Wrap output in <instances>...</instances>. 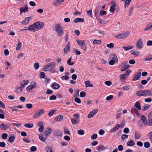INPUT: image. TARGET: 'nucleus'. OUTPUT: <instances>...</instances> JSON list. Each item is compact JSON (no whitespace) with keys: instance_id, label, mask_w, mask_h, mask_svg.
Here are the masks:
<instances>
[{"instance_id":"nucleus-49","label":"nucleus","mask_w":152,"mask_h":152,"mask_svg":"<svg viewBox=\"0 0 152 152\" xmlns=\"http://www.w3.org/2000/svg\"><path fill=\"white\" fill-rule=\"evenodd\" d=\"M150 105H147L145 106L142 109V111H145L146 110H148L150 107Z\"/></svg>"},{"instance_id":"nucleus-15","label":"nucleus","mask_w":152,"mask_h":152,"mask_svg":"<svg viewBox=\"0 0 152 152\" xmlns=\"http://www.w3.org/2000/svg\"><path fill=\"white\" fill-rule=\"evenodd\" d=\"M52 132V129L50 128H47L46 130L44 132V134L46 137H48L50 135Z\"/></svg>"},{"instance_id":"nucleus-43","label":"nucleus","mask_w":152,"mask_h":152,"mask_svg":"<svg viewBox=\"0 0 152 152\" xmlns=\"http://www.w3.org/2000/svg\"><path fill=\"white\" fill-rule=\"evenodd\" d=\"M39 139L40 140L44 142H45L46 140V139L42 135L39 136Z\"/></svg>"},{"instance_id":"nucleus-64","label":"nucleus","mask_w":152,"mask_h":152,"mask_svg":"<svg viewBox=\"0 0 152 152\" xmlns=\"http://www.w3.org/2000/svg\"><path fill=\"white\" fill-rule=\"evenodd\" d=\"M46 149L47 152H53V151L50 147H46Z\"/></svg>"},{"instance_id":"nucleus-62","label":"nucleus","mask_w":152,"mask_h":152,"mask_svg":"<svg viewBox=\"0 0 152 152\" xmlns=\"http://www.w3.org/2000/svg\"><path fill=\"white\" fill-rule=\"evenodd\" d=\"M56 96L55 95H52L49 97L50 100H55L56 99Z\"/></svg>"},{"instance_id":"nucleus-33","label":"nucleus","mask_w":152,"mask_h":152,"mask_svg":"<svg viewBox=\"0 0 152 152\" xmlns=\"http://www.w3.org/2000/svg\"><path fill=\"white\" fill-rule=\"evenodd\" d=\"M115 30L117 31H118L121 29V27H120V22H118L117 23L115 24Z\"/></svg>"},{"instance_id":"nucleus-58","label":"nucleus","mask_w":152,"mask_h":152,"mask_svg":"<svg viewBox=\"0 0 152 152\" xmlns=\"http://www.w3.org/2000/svg\"><path fill=\"white\" fill-rule=\"evenodd\" d=\"M55 111V110H53L50 111L48 113V116L49 117H51L53 115Z\"/></svg>"},{"instance_id":"nucleus-35","label":"nucleus","mask_w":152,"mask_h":152,"mask_svg":"<svg viewBox=\"0 0 152 152\" xmlns=\"http://www.w3.org/2000/svg\"><path fill=\"white\" fill-rule=\"evenodd\" d=\"M142 90H141L137 91L136 93V95L139 96H144Z\"/></svg>"},{"instance_id":"nucleus-61","label":"nucleus","mask_w":152,"mask_h":152,"mask_svg":"<svg viewBox=\"0 0 152 152\" xmlns=\"http://www.w3.org/2000/svg\"><path fill=\"white\" fill-rule=\"evenodd\" d=\"M97 134H94L92 135L91 136V139L92 140H95L97 137Z\"/></svg>"},{"instance_id":"nucleus-6","label":"nucleus","mask_w":152,"mask_h":152,"mask_svg":"<svg viewBox=\"0 0 152 152\" xmlns=\"http://www.w3.org/2000/svg\"><path fill=\"white\" fill-rule=\"evenodd\" d=\"M28 82L29 81L28 80H23L22 82L20 84L22 86L18 88L17 89V90H18V89H20V93H21L22 91V88L25 87L26 85H27L28 83Z\"/></svg>"},{"instance_id":"nucleus-8","label":"nucleus","mask_w":152,"mask_h":152,"mask_svg":"<svg viewBox=\"0 0 152 152\" xmlns=\"http://www.w3.org/2000/svg\"><path fill=\"white\" fill-rule=\"evenodd\" d=\"M37 30H40L44 26V23L40 21L35 22Z\"/></svg>"},{"instance_id":"nucleus-10","label":"nucleus","mask_w":152,"mask_h":152,"mask_svg":"<svg viewBox=\"0 0 152 152\" xmlns=\"http://www.w3.org/2000/svg\"><path fill=\"white\" fill-rule=\"evenodd\" d=\"M31 85H29L26 88V90L27 91H29L33 88H34L37 87L36 83L34 82L31 83Z\"/></svg>"},{"instance_id":"nucleus-47","label":"nucleus","mask_w":152,"mask_h":152,"mask_svg":"<svg viewBox=\"0 0 152 152\" xmlns=\"http://www.w3.org/2000/svg\"><path fill=\"white\" fill-rule=\"evenodd\" d=\"M49 66L48 64L43 67V70L45 72L48 71V69H49Z\"/></svg>"},{"instance_id":"nucleus-23","label":"nucleus","mask_w":152,"mask_h":152,"mask_svg":"<svg viewBox=\"0 0 152 152\" xmlns=\"http://www.w3.org/2000/svg\"><path fill=\"white\" fill-rule=\"evenodd\" d=\"M84 21V19L83 18H78L74 20V22L75 23H77L78 22H83Z\"/></svg>"},{"instance_id":"nucleus-63","label":"nucleus","mask_w":152,"mask_h":152,"mask_svg":"<svg viewBox=\"0 0 152 152\" xmlns=\"http://www.w3.org/2000/svg\"><path fill=\"white\" fill-rule=\"evenodd\" d=\"M147 125L149 126H152V119H149Z\"/></svg>"},{"instance_id":"nucleus-13","label":"nucleus","mask_w":152,"mask_h":152,"mask_svg":"<svg viewBox=\"0 0 152 152\" xmlns=\"http://www.w3.org/2000/svg\"><path fill=\"white\" fill-rule=\"evenodd\" d=\"M112 5L110 7V11L111 12L114 13L115 10V7L116 6V4L115 2L112 1L111 2Z\"/></svg>"},{"instance_id":"nucleus-36","label":"nucleus","mask_w":152,"mask_h":152,"mask_svg":"<svg viewBox=\"0 0 152 152\" xmlns=\"http://www.w3.org/2000/svg\"><path fill=\"white\" fill-rule=\"evenodd\" d=\"M134 47V46H129L127 47H125L124 46H123L122 47V48L124 49L125 50L127 51L128 50L131 49H132Z\"/></svg>"},{"instance_id":"nucleus-46","label":"nucleus","mask_w":152,"mask_h":152,"mask_svg":"<svg viewBox=\"0 0 152 152\" xmlns=\"http://www.w3.org/2000/svg\"><path fill=\"white\" fill-rule=\"evenodd\" d=\"M64 134L70 135V134L69 130L66 128L64 129Z\"/></svg>"},{"instance_id":"nucleus-29","label":"nucleus","mask_w":152,"mask_h":152,"mask_svg":"<svg viewBox=\"0 0 152 152\" xmlns=\"http://www.w3.org/2000/svg\"><path fill=\"white\" fill-rule=\"evenodd\" d=\"M15 136L12 135L9 138V139L7 140V141L8 142H10L12 143L14 142V140L15 139Z\"/></svg>"},{"instance_id":"nucleus-9","label":"nucleus","mask_w":152,"mask_h":152,"mask_svg":"<svg viewBox=\"0 0 152 152\" xmlns=\"http://www.w3.org/2000/svg\"><path fill=\"white\" fill-rule=\"evenodd\" d=\"M37 26H36V23L35 22L32 25L28 27V31H37Z\"/></svg>"},{"instance_id":"nucleus-41","label":"nucleus","mask_w":152,"mask_h":152,"mask_svg":"<svg viewBox=\"0 0 152 152\" xmlns=\"http://www.w3.org/2000/svg\"><path fill=\"white\" fill-rule=\"evenodd\" d=\"M50 68L55 67L56 66V63L54 62H51L48 64Z\"/></svg>"},{"instance_id":"nucleus-40","label":"nucleus","mask_w":152,"mask_h":152,"mask_svg":"<svg viewBox=\"0 0 152 152\" xmlns=\"http://www.w3.org/2000/svg\"><path fill=\"white\" fill-rule=\"evenodd\" d=\"M56 32L57 33L59 37H62L64 34L63 29L62 30L60 31H56Z\"/></svg>"},{"instance_id":"nucleus-38","label":"nucleus","mask_w":152,"mask_h":152,"mask_svg":"<svg viewBox=\"0 0 152 152\" xmlns=\"http://www.w3.org/2000/svg\"><path fill=\"white\" fill-rule=\"evenodd\" d=\"M112 55L113 56L112 60H113L116 62H118V60L116 55L114 54H112Z\"/></svg>"},{"instance_id":"nucleus-52","label":"nucleus","mask_w":152,"mask_h":152,"mask_svg":"<svg viewBox=\"0 0 152 152\" xmlns=\"http://www.w3.org/2000/svg\"><path fill=\"white\" fill-rule=\"evenodd\" d=\"M88 15L90 17L92 18V10H91L88 11H86Z\"/></svg>"},{"instance_id":"nucleus-26","label":"nucleus","mask_w":152,"mask_h":152,"mask_svg":"<svg viewBox=\"0 0 152 152\" xmlns=\"http://www.w3.org/2000/svg\"><path fill=\"white\" fill-rule=\"evenodd\" d=\"M134 107L136 108H137L138 110H140L141 109V107L140 105V102L138 101L136 102L134 105Z\"/></svg>"},{"instance_id":"nucleus-55","label":"nucleus","mask_w":152,"mask_h":152,"mask_svg":"<svg viewBox=\"0 0 152 152\" xmlns=\"http://www.w3.org/2000/svg\"><path fill=\"white\" fill-rule=\"evenodd\" d=\"M152 59V55H150L145 59V61H150Z\"/></svg>"},{"instance_id":"nucleus-1","label":"nucleus","mask_w":152,"mask_h":152,"mask_svg":"<svg viewBox=\"0 0 152 152\" xmlns=\"http://www.w3.org/2000/svg\"><path fill=\"white\" fill-rule=\"evenodd\" d=\"M45 113V110L43 109H41L37 110L33 115V118L36 119L39 117L40 115L42 114Z\"/></svg>"},{"instance_id":"nucleus-17","label":"nucleus","mask_w":152,"mask_h":152,"mask_svg":"<svg viewBox=\"0 0 152 152\" xmlns=\"http://www.w3.org/2000/svg\"><path fill=\"white\" fill-rule=\"evenodd\" d=\"M55 28L56 31H58L63 29L62 26L60 24L56 25L55 26Z\"/></svg>"},{"instance_id":"nucleus-2","label":"nucleus","mask_w":152,"mask_h":152,"mask_svg":"<svg viewBox=\"0 0 152 152\" xmlns=\"http://www.w3.org/2000/svg\"><path fill=\"white\" fill-rule=\"evenodd\" d=\"M132 72L131 70L128 69L125 72V73L123 74H121L120 75V78L121 81L123 82L125 78H126L129 76V74Z\"/></svg>"},{"instance_id":"nucleus-54","label":"nucleus","mask_w":152,"mask_h":152,"mask_svg":"<svg viewBox=\"0 0 152 152\" xmlns=\"http://www.w3.org/2000/svg\"><path fill=\"white\" fill-rule=\"evenodd\" d=\"M107 14V12L105 11L104 10H101L99 12V15L100 16H102L104 15H106Z\"/></svg>"},{"instance_id":"nucleus-20","label":"nucleus","mask_w":152,"mask_h":152,"mask_svg":"<svg viewBox=\"0 0 152 152\" xmlns=\"http://www.w3.org/2000/svg\"><path fill=\"white\" fill-rule=\"evenodd\" d=\"M60 87V85L55 82H54L52 84V87L54 89H57L59 88Z\"/></svg>"},{"instance_id":"nucleus-30","label":"nucleus","mask_w":152,"mask_h":152,"mask_svg":"<svg viewBox=\"0 0 152 152\" xmlns=\"http://www.w3.org/2000/svg\"><path fill=\"white\" fill-rule=\"evenodd\" d=\"M130 52L131 54L134 56H138L140 55L139 51H135L133 50H132L130 51Z\"/></svg>"},{"instance_id":"nucleus-39","label":"nucleus","mask_w":152,"mask_h":152,"mask_svg":"<svg viewBox=\"0 0 152 152\" xmlns=\"http://www.w3.org/2000/svg\"><path fill=\"white\" fill-rule=\"evenodd\" d=\"M131 0H126L125 1V3L124 4V7L126 8V7L128 6L130 4Z\"/></svg>"},{"instance_id":"nucleus-60","label":"nucleus","mask_w":152,"mask_h":152,"mask_svg":"<svg viewBox=\"0 0 152 152\" xmlns=\"http://www.w3.org/2000/svg\"><path fill=\"white\" fill-rule=\"evenodd\" d=\"M113 97V96L112 95H110L108 96H107L106 99L107 101H110L111 100Z\"/></svg>"},{"instance_id":"nucleus-59","label":"nucleus","mask_w":152,"mask_h":152,"mask_svg":"<svg viewBox=\"0 0 152 152\" xmlns=\"http://www.w3.org/2000/svg\"><path fill=\"white\" fill-rule=\"evenodd\" d=\"M34 67L35 69H38L39 67V65L38 63H35L34 64Z\"/></svg>"},{"instance_id":"nucleus-57","label":"nucleus","mask_w":152,"mask_h":152,"mask_svg":"<svg viewBox=\"0 0 152 152\" xmlns=\"http://www.w3.org/2000/svg\"><path fill=\"white\" fill-rule=\"evenodd\" d=\"M106 46L110 48H111L113 47L114 44L113 43H110V44H107Z\"/></svg>"},{"instance_id":"nucleus-44","label":"nucleus","mask_w":152,"mask_h":152,"mask_svg":"<svg viewBox=\"0 0 152 152\" xmlns=\"http://www.w3.org/2000/svg\"><path fill=\"white\" fill-rule=\"evenodd\" d=\"M72 58L70 57L69 59L67 61V63L69 65H73L74 64V62H71Z\"/></svg>"},{"instance_id":"nucleus-28","label":"nucleus","mask_w":152,"mask_h":152,"mask_svg":"<svg viewBox=\"0 0 152 152\" xmlns=\"http://www.w3.org/2000/svg\"><path fill=\"white\" fill-rule=\"evenodd\" d=\"M63 119V116L62 115H59L55 118L54 120L56 121H60Z\"/></svg>"},{"instance_id":"nucleus-31","label":"nucleus","mask_w":152,"mask_h":152,"mask_svg":"<svg viewBox=\"0 0 152 152\" xmlns=\"http://www.w3.org/2000/svg\"><path fill=\"white\" fill-rule=\"evenodd\" d=\"M141 135L139 132H137V131L135 132L134 137L136 139H138L141 137Z\"/></svg>"},{"instance_id":"nucleus-32","label":"nucleus","mask_w":152,"mask_h":152,"mask_svg":"<svg viewBox=\"0 0 152 152\" xmlns=\"http://www.w3.org/2000/svg\"><path fill=\"white\" fill-rule=\"evenodd\" d=\"M85 83L86 85V87H92L93 86V85L90 83V82L88 80H87L85 81Z\"/></svg>"},{"instance_id":"nucleus-45","label":"nucleus","mask_w":152,"mask_h":152,"mask_svg":"<svg viewBox=\"0 0 152 152\" xmlns=\"http://www.w3.org/2000/svg\"><path fill=\"white\" fill-rule=\"evenodd\" d=\"M102 43L101 41L100 40L95 39L93 41V44H100Z\"/></svg>"},{"instance_id":"nucleus-19","label":"nucleus","mask_w":152,"mask_h":152,"mask_svg":"<svg viewBox=\"0 0 152 152\" xmlns=\"http://www.w3.org/2000/svg\"><path fill=\"white\" fill-rule=\"evenodd\" d=\"M64 0H54L53 2V4L55 6H57L58 4H60L64 1Z\"/></svg>"},{"instance_id":"nucleus-56","label":"nucleus","mask_w":152,"mask_h":152,"mask_svg":"<svg viewBox=\"0 0 152 152\" xmlns=\"http://www.w3.org/2000/svg\"><path fill=\"white\" fill-rule=\"evenodd\" d=\"M8 136V134L6 133H4L2 134L1 135V137L3 139H6Z\"/></svg>"},{"instance_id":"nucleus-53","label":"nucleus","mask_w":152,"mask_h":152,"mask_svg":"<svg viewBox=\"0 0 152 152\" xmlns=\"http://www.w3.org/2000/svg\"><path fill=\"white\" fill-rule=\"evenodd\" d=\"M150 146V143L148 142H145L144 143V146L145 148H148Z\"/></svg>"},{"instance_id":"nucleus-50","label":"nucleus","mask_w":152,"mask_h":152,"mask_svg":"<svg viewBox=\"0 0 152 152\" xmlns=\"http://www.w3.org/2000/svg\"><path fill=\"white\" fill-rule=\"evenodd\" d=\"M77 134L80 135H83L84 134V131L82 129H80L77 131Z\"/></svg>"},{"instance_id":"nucleus-42","label":"nucleus","mask_w":152,"mask_h":152,"mask_svg":"<svg viewBox=\"0 0 152 152\" xmlns=\"http://www.w3.org/2000/svg\"><path fill=\"white\" fill-rule=\"evenodd\" d=\"M24 126L28 128H32L33 127L34 125L32 123H31L30 124H24Z\"/></svg>"},{"instance_id":"nucleus-37","label":"nucleus","mask_w":152,"mask_h":152,"mask_svg":"<svg viewBox=\"0 0 152 152\" xmlns=\"http://www.w3.org/2000/svg\"><path fill=\"white\" fill-rule=\"evenodd\" d=\"M21 43L20 41H18V43L16 47V50H19L21 48Z\"/></svg>"},{"instance_id":"nucleus-5","label":"nucleus","mask_w":152,"mask_h":152,"mask_svg":"<svg viewBox=\"0 0 152 152\" xmlns=\"http://www.w3.org/2000/svg\"><path fill=\"white\" fill-rule=\"evenodd\" d=\"M136 46L138 49H141L143 47V45L142 38H140L137 42Z\"/></svg>"},{"instance_id":"nucleus-16","label":"nucleus","mask_w":152,"mask_h":152,"mask_svg":"<svg viewBox=\"0 0 152 152\" xmlns=\"http://www.w3.org/2000/svg\"><path fill=\"white\" fill-rule=\"evenodd\" d=\"M54 136L61 137L62 136V133L58 130H56L53 132Z\"/></svg>"},{"instance_id":"nucleus-27","label":"nucleus","mask_w":152,"mask_h":152,"mask_svg":"<svg viewBox=\"0 0 152 152\" xmlns=\"http://www.w3.org/2000/svg\"><path fill=\"white\" fill-rule=\"evenodd\" d=\"M135 142L132 140H130L128 142L126 143V145L128 146H132L134 145Z\"/></svg>"},{"instance_id":"nucleus-18","label":"nucleus","mask_w":152,"mask_h":152,"mask_svg":"<svg viewBox=\"0 0 152 152\" xmlns=\"http://www.w3.org/2000/svg\"><path fill=\"white\" fill-rule=\"evenodd\" d=\"M20 13L22 12H26L28 11V8L27 5H26L24 8L21 7L20 9Z\"/></svg>"},{"instance_id":"nucleus-48","label":"nucleus","mask_w":152,"mask_h":152,"mask_svg":"<svg viewBox=\"0 0 152 152\" xmlns=\"http://www.w3.org/2000/svg\"><path fill=\"white\" fill-rule=\"evenodd\" d=\"M71 121L73 125H76L78 123V121H76L74 118H72L71 119Z\"/></svg>"},{"instance_id":"nucleus-14","label":"nucleus","mask_w":152,"mask_h":152,"mask_svg":"<svg viewBox=\"0 0 152 152\" xmlns=\"http://www.w3.org/2000/svg\"><path fill=\"white\" fill-rule=\"evenodd\" d=\"M141 120L144 125H147V119L146 117L143 115H141L140 116Z\"/></svg>"},{"instance_id":"nucleus-11","label":"nucleus","mask_w":152,"mask_h":152,"mask_svg":"<svg viewBox=\"0 0 152 152\" xmlns=\"http://www.w3.org/2000/svg\"><path fill=\"white\" fill-rule=\"evenodd\" d=\"M120 124H116V125L110 130V132L112 133L116 132L120 127Z\"/></svg>"},{"instance_id":"nucleus-51","label":"nucleus","mask_w":152,"mask_h":152,"mask_svg":"<svg viewBox=\"0 0 152 152\" xmlns=\"http://www.w3.org/2000/svg\"><path fill=\"white\" fill-rule=\"evenodd\" d=\"M86 95V93L84 91H81L80 93V96L81 97H85Z\"/></svg>"},{"instance_id":"nucleus-22","label":"nucleus","mask_w":152,"mask_h":152,"mask_svg":"<svg viewBox=\"0 0 152 152\" xmlns=\"http://www.w3.org/2000/svg\"><path fill=\"white\" fill-rule=\"evenodd\" d=\"M142 92H143V95L144 96H150L151 93V91L150 90H142Z\"/></svg>"},{"instance_id":"nucleus-3","label":"nucleus","mask_w":152,"mask_h":152,"mask_svg":"<svg viewBox=\"0 0 152 152\" xmlns=\"http://www.w3.org/2000/svg\"><path fill=\"white\" fill-rule=\"evenodd\" d=\"M77 42L79 45L80 46L82 49L85 51L87 49L86 45L84 41H81L79 39L77 40Z\"/></svg>"},{"instance_id":"nucleus-4","label":"nucleus","mask_w":152,"mask_h":152,"mask_svg":"<svg viewBox=\"0 0 152 152\" xmlns=\"http://www.w3.org/2000/svg\"><path fill=\"white\" fill-rule=\"evenodd\" d=\"M120 66L121 68V71L122 72H123L128 69L129 66V65L127 64L126 62H124L121 64Z\"/></svg>"},{"instance_id":"nucleus-34","label":"nucleus","mask_w":152,"mask_h":152,"mask_svg":"<svg viewBox=\"0 0 152 152\" xmlns=\"http://www.w3.org/2000/svg\"><path fill=\"white\" fill-rule=\"evenodd\" d=\"M98 147V152H100L102 151L105 150L106 149L105 147H104L103 145H100Z\"/></svg>"},{"instance_id":"nucleus-12","label":"nucleus","mask_w":152,"mask_h":152,"mask_svg":"<svg viewBox=\"0 0 152 152\" xmlns=\"http://www.w3.org/2000/svg\"><path fill=\"white\" fill-rule=\"evenodd\" d=\"M141 73L140 72H138L137 73L135 74L133 78V81H135L138 80L141 77Z\"/></svg>"},{"instance_id":"nucleus-25","label":"nucleus","mask_w":152,"mask_h":152,"mask_svg":"<svg viewBox=\"0 0 152 152\" xmlns=\"http://www.w3.org/2000/svg\"><path fill=\"white\" fill-rule=\"evenodd\" d=\"M0 128L2 130H7L8 128L7 126L3 124H1L0 125Z\"/></svg>"},{"instance_id":"nucleus-24","label":"nucleus","mask_w":152,"mask_h":152,"mask_svg":"<svg viewBox=\"0 0 152 152\" xmlns=\"http://www.w3.org/2000/svg\"><path fill=\"white\" fill-rule=\"evenodd\" d=\"M70 48V43L69 42L66 45V47L64 49V53H68Z\"/></svg>"},{"instance_id":"nucleus-21","label":"nucleus","mask_w":152,"mask_h":152,"mask_svg":"<svg viewBox=\"0 0 152 152\" xmlns=\"http://www.w3.org/2000/svg\"><path fill=\"white\" fill-rule=\"evenodd\" d=\"M31 17H30L26 18L24 20L22 21V24L24 25L27 24L29 23V20Z\"/></svg>"},{"instance_id":"nucleus-7","label":"nucleus","mask_w":152,"mask_h":152,"mask_svg":"<svg viewBox=\"0 0 152 152\" xmlns=\"http://www.w3.org/2000/svg\"><path fill=\"white\" fill-rule=\"evenodd\" d=\"M128 36V33L126 32L123 34H120L118 35L115 36V37L118 39L124 38Z\"/></svg>"}]
</instances>
